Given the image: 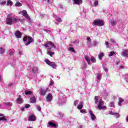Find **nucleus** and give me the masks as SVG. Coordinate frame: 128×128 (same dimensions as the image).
Masks as SVG:
<instances>
[{
    "label": "nucleus",
    "instance_id": "nucleus-1",
    "mask_svg": "<svg viewBox=\"0 0 128 128\" xmlns=\"http://www.w3.org/2000/svg\"><path fill=\"white\" fill-rule=\"evenodd\" d=\"M12 16V14H10L7 15L8 18H6V24H7L12 26V24H16V22H22V19Z\"/></svg>",
    "mask_w": 128,
    "mask_h": 128
},
{
    "label": "nucleus",
    "instance_id": "nucleus-2",
    "mask_svg": "<svg viewBox=\"0 0 128 128\" xmlns=\"http://www.w3.org/2000/svg\"><path fill=\"white\" fill-rule=\"evenodd\" d=\"M94 100L95 104L98 106L96 108H98L99 110H106V106H104V102L100 99L98 96H96L94 97Z\"/></svg>",
    "mask_w": 128,
    "mask_h": 128
},
{
    "label": "nucleus",
    "instance_id": "nucleus-3",
    "mask_svg": "<svg viewBox=\"0 0 128 128\" xmlns=\"http://www.w3.org/2000/svg\"><path fill=\"white\" fill-rule=\"evenodd\" d=\"M23 40L24 44L26 46H28V44H30L32 42H34V39L30 36H24L23 38Z\"/></svg>",
    "mask_w": 128,
    "mask_h": 128
},
{
    "label": "nucleus",
    "instance_id": "nucleus-4",
    "mask_svg": "<svg viewBox=\"0 0 128 128\" xmlns=\"http://www.w3.org/2000/svg\"><path fill=\"white\" fill-rule=\"evenodd\" d=\"M40 96H43L46 94V92H50L48 88L40 87Z\"/></svg>",
    "mask_w": 128,
    "mask_h": 128
},
{
    "label": "nucleus",
    "instance_id": "nucleus-5",
    "mask_svg": "<svg viewBox=\"0 0 128 128\" xmlns=\"http://www.w3.org/2000/svg\"><path fill=\"white\" fill-rule=\"evenodd\" d=\"M84 58H85V60L87 62L88 64H90V60L92 62L93 64H94V62H96V59L94 58V57H92L88 56H85Z\"/></svg>",
    "mask_w": 128,
    "mask_h": 128
},
{
    "label": "nucleus",
    "instance_id": "nucleus-6",
    "mask_svg": "<svg viewBox=\"0 0 128 128\" xmlns=\"http://www.w3.org/2000/svg\"><path fill=\"white\" fill-rule=\"evenodd\" d=\"M44 46L46 48H48V50H50L51 48H56V45L54 44L52 42H48V43H46L44 44Z\"/></svg>",
    "mask_w": 128,
    "mask_h": 128
},
{
    "label": "nucleus",
    "instance_id": "nucleus-7",
    "mask_svg": "<svg viewBox=\"0 0 128 128\" xmlns=\"http://www.w3.org/2000/svg\"><path fill=\"white\" fill-rule=\"evenodd\" d=\"M104 23L102 20H96L92 23V26H102Z\"/></svg>",
    "mask_w": 128,
    "mask_h": 128
},
{
    "label": "nucleus",
    "instance_id": "nucleus-8",
    "mask_svg": "<svg viewBox=\"0 0 128 128\" xmlns=\"http://www.w3.org/2000/svg\"><path fill=\"white\" fill-rule=\"evenodd\" d=\"M45 62H46V64H48V66H52V68H56V66H58L56 64V62H52L50 61V60H48V59H46L44 60Z\"/></svg>",
    "mask_w": 128,
    "mask_h": 128
},
{
    "label": "nucleus",
    "instance_id": "nucleus-9",
    "mask_svg": "<svg viewBox=\"0 0 128 128\" xmlns=\"http://www.w3.org/2000/svg\"><path fill=\"white\" fill-rule=\"evenodd\" d=\"M66 96H62L59 98L58 102V104H60V106H62V104H66Z\"/></svg>",
    "mask_w": 128,
    "mask_h": 128
},
{
    "label": "nucleus",
    "instance_id": "nucleus-10",
    "mask_svg": "<svg viewBox=\"0 0 128 128\" xmlns=\"http://www.w3.org/2000/svg\"><path fill=\"white\" fill-rule=\"evenodd\" d=\"M20 13L22 14L23 16H24V18H26L28 22H32L30 18V16H28V12H26V10H23Z\"/></svg>",
    "mask_w": 128,
    "mask_h": 128
},
{
    "label": "nucleus",
    "instance_id": "nucleus-11",
    "mask_svg": "<svg viewBox=\"0 0 128 128\" xmlns=\"http://www.w3.org/2000/svg\"><path fill=\"white\" fill-rule=\"evenodd\" d=\"M58 126V124L55 123L54 121H50L48 123V128H56Z\"/></svg>",
    "mask_w": 128,
    "mask_h": 128
},
{
    "label": "nucleus",
    "instance_id": "nucleus-12",
    "mask_svg": "<svg viewBox=\"0 0 128 128\" xmlns=\"http://www.w3.org/2000/svg\"><path fill=\"white\" fill-rule=\"evenodd\" d=\"M36 116L34 114H30L28 117V122H36Z\"/></svg>",
    "mask_w": 128,
    "mask_h": 128
},
{
    "label": "nucleus",
    "instance_id": "nucleus-13",
    "mask_svg": "<svg viewBox=\"0 0 128 128\" xmlns=\"http://www.w3.org/2000/svg\"><path fill=\"white\" fill-rule=\"evenodd\" d=\"M16 102L17 104H22L24 102V99L22 98L20 96H19V97L16 99Z\"/></svg>",
    "mask_w": 128,
    "mask_h": 128
},
{
    "label": "nucleus",
    "instance_id": "nucleus-14",
    "mask_svg": "<svg viewBox=\"0 0 128 128\" xmlns=\"http://www.w3.org/2000/svg\"><path fill=\"white\" fill-rule=\"evenodd\" d=\"M46 102H50L52 100V94H48L46 98Z\"/></svg>",
    "mask_w": 128,
    "mask_h": 128
},
{
    "label": "nucleus",
    "instance_id": "nucleus-15",
    "mask_svg": "<svg viewBox=\"0 0 128 128\" xmlns=\"http://www.w3.org/2000/svg\"><path fill=\"white\" fill-rule=\"evenodd\" d=\"M89 114L92 120H96V116H94V114L92 113V111L91 110H89Z\"/></svg>",
    "mask_w": 128,
    "mask_h": 128
},
{
    "label": "nucleus",
    "instance_id": "nucleus-16",
    "mask_svg": "<svg viewBox=\"0 0 128 128\" xmlns=\"http://www.w3.org/2000/svg\"><path fill=\"white\" fill-rule=\"evenodd\" d=\"M14 34L17 38H22V32H20L17 30L16 32Z\"/></svg>",
    "mask_w": 128,
    "mask_h": 128
},
{
    "label": "nucleus",
    "instance_id": "nucleus-17",
    "mask_svg": "<svg viewBox=\"0 0 128 128\" xmlns=\"http://www.w3.org/2000/svg\"><path fill=\"white\" fill-rule=\"evenodd\" d=\"M73 2V4H78V6H80V4H82V0H74Z\"/></svg>",
    "mask_w": 128,
    "mask_h": 128
},
{
    "label": "nucleus",
    "instance_id": "nucleus-18",
    "mask_svg": "<svg viewBox=\"0 0 128 128\" xmlns=\"http://www.w3.org/2000/svg\"><path fill=\"white\" fill-rule=\"evenodd\" d=\"M56 116H57V118H62L64 116V114L62 112H58L56 114Z\"/></svg>",
    "mask_w": 128,
    "mask_h": 128
},
{
    "label": "nucleus",
    "instance_id": "nucleus-19",
    "mask_svg": "<svg viewBox=\"0 0 128 128\" xmlns=\"http://www.w3.org/2000/svg\"><path fill=\"white\" fill-rule=\"evenodd\" d=\"M110 114H111L112 116H116V118H120V114H118V113H116V112H110Z\"/></svg>",
    "mask_w": 128,
    "mask_h": 128
},
{
    "label": "nucleus",
    "instance_id": "nucleus-20",
    "mask_svg": "<svg viewBox=\"0 0 128 128\" xmlns=\"http://www.w3.org/2000/svg\"><path fill=\"white\" fill-rule=\"evenodd\" d=\"M122 56H128V50H123L122 53L121 54Z\"/></svg>",
    "mask_w": 128,
    "mask_h": 128
},
{
    "label": "nucleus",
    "instance_id": "nucleus-21",
    "mask_svg": "<svg viewBox=\"0 0 128 128\" xmlns=\"http://www.w3.org/2000/svg\"><path fill=\"white\" fill-rule=\"evenodd\" d=\"M54 18H56V22H62V18H60L58 16H56V15H54Z\"/></svg>",
    "mask_w": 128,
    "mask_h": 128
},
{
    "label": "nucleus",
    "instance_id": "nucleus-22",
    "mask_svg": "<svg viewBox=\"0 0 128 128\" xmlns=\"http://www.w3.org/2000/svg\"><path fill=\"white\" fill-rule=\"evenodd\" d=\"M100 80H102V74H98L96 76L97 82H100Z\"/></svg>",
    "mask_w": 128,
    "mask_h": 128
},
{
    "label": "nucleus",
    "instance_id": "nucleus-23",
    "mask_svg": "<svg viewBox=\"0 0 128 128\" xmlns=\"http://www.w3.org/2000/svg\"><path fill=\"white\" fill-rule=\"evenodd\" d=\"M124 102V98H120L119 101L118 102V106H122V102Z\"/></svg>",
    "mask_w": 128,
    "mask_h": 128
},
{
    "label": "nucleus",
    "instance_id": "nucleus-24",
    "mask_svg": "<svg viewBox=\"0 0 128 128\" xmlns=\"http://www.w3.org/2000/svg\"><path fill=\"white\" fill-rule=\"evenodd\" d=\"M84 103L82 102V101H81L80 103L79 104H78V106H77V108L78 110H82V108L84 107Z\"/></svg>",
    "mask_w": 128,
    "mask_h": 128
},
{
    "label": "nucleus",
    "instance_id": "nucleus-25",
    "mask_svg": "<svg viewBox=\"0 0 128 128\" xmlns=\"http://www.w3.org/2000/svg\"><path fill=\"white\" fill-rule=\"evenodd\" d=\"M30 102L32 104H36V97H32L30 98Z\"/></svg>",
    "mask_w": 128,
    "mask_h": 128
},
{
    "label": "nucleus",
    "instance_id": "nucleus-26",
    "mask_svg": "<svg viewBox=\"0 0 128 128\" xmlns=\"http://www.w3.org/2000/svg\"><path fill=\"white\" fill-rule=\"evenodd\" d=\"M5 106H6L7 108H10V106H12V103L10 102H6L5 104Z\"/></svg>",
    "mask_w": 128,
    "mask_h": 128
},
{
    "label": "nucleus",
    "instance_id": "nucleus-27",
    "mask_svg": "<svg viewBox=\"0 0 128 128\" xmlns=\"http://www.w3.org/2000/svg\"><path fill=\"white\" fill-rule=\"evenodd\" d=\"M86 42L88 44H92V39L90 37L86 38Z\"/></svg>",
    "mask_w": 128,
    "mask_h": 128
},
{
    "label": "nucleus",
    "instance_id": "nucleus-28",
    "mask_svg": "<svg viewBox=\"0 0 128 128\" xmlns=\"http://www.w3.org/2000/svg\"><path fill=\"white\" fill-rule=\"evenodd\" d=\"M32 91H30V90L25 91V94H26V96H32Z\"/></svg>",
    "mask_w": 128,
    "mask_h": 128
},
{
    "label": "nucleus",
    "instance_id": "nucleus-29",
    "mask_svg": "<svg viewBox=\"0 0 128 128\" xmlns=\"http://www.w3.org/2000/svg\"><path fill=\"white\" fill-rule=\"evenodd\" d=\"M32 71L34 74H36L38 72V68H36V66H34L32 68Z\"/></svg>",
    "mask_w": 128,
    "mask_h": 128
},
{
    "label": "nucleus",
    "instance_id": "nucleus-30",
    "mask_svg": "<svg viewBox=\"0 0 128 128\" xmlns=\"http://www.w3.org/2000/svg\"><path fill=\"white\" fill-rule=\"evenodd\" d=\"M8 54L10 56H12V54H14V50L12 49V50H9Z\"/></svg>",
    "mask_w": 128,
    "mask_h": 128
},
{
    "label": "nucleus",
    "instance_id": "nucleus-31",
    "mask_svg": "<svg viewBox=\"0 0 128 128\" xmlns=\"http://www.w3.org/2000/svg\"><path fill=\"white\" fill-rule=\"evenodd\" d=\"M47 54L50 56H53L54 54V52L50 50L47 52Z\"/></svg>",
    "mask_w": 128,
    "mask_h": 128
},
{
    "label": "nucleus",
    "instance_id": "nucleus-32",
    "mask_svg": "<svg viewBox=\"0 0 128 128\" xmlns=\"http://www.w3.org/2000/svg\"><path fill=\"white\" fill-rule=\"evenodd\" d=\"M104 53L102 52L98 54V58L99 60H102V57L104 56Z\"/></svg>",
    "mask_w": 128,
    "mask_h": 128
},
{
    "label": "nucleus",
    "instance_id": "nucleus-33",
    "mask_svg": "<svg viewBox=\"0 0 128 128\" xmlns=\"http://www.w3.org/2000/svg\"><path fill=\"white\" fill-rule=\"evenodd\" d=\"M69 52H74V54H76V50L70 47L68 48Z\"/></svg>",
    "mask_w": 128,
    "mask_h": 128
},
{
    "label": "nucleus",
    "instance_id": "nucleus-34",
    "mask_svg": "<svg viewBox=\"0 0 128 128\" xmlns=\"http://www.w3.org/2000/svg\"><path fill=\"white\" fill-rule=\"evenodd\" d=\"M7 6H12V0H8Z\"/></svg>",
    "mask_w": 128,
    "mask_h": 128
},
{
    "label": "nucleus",
    "instance_id": "nucleus-35",
    "mask_svg": "<svg viewBox=\"0 0 128 128\" xmlns=\"http://www.w3.org/2000/svg\"><path fill=\"white\" fill-rule=\"evenodd\" d=\"M109 106H110V108H114V102H110L109 104Z\"/></svg>",
    "mask_w": 128,
    "mask_h": 128
},
{
    "label": "nucleus",
    "instance_id": "nucleus-36",
    "mask_svg": "<svg viewBox=\"0 0 128 128\" xmlns=\"http://www.w3.org/2000/svg\"><path fill=\"white\" fill-rule=\"evenodd\" d=\"M15 6H22V3L20 2H17L16 3Z\"/></svg>",
    "mask_w": 128,
    "mask_h": 128
},
{
    "label": "nucleus",
    "instance_id": "nucleus-37",
    "mask_svg": "<svg viewBox=\"0 0 128 128\" xmlns=\"http://www.w3.org/2000/svg\"><path fill=\"white\" fill-rule=\"evenodd\" d=\"M4 48L0 47V54H2L4 52Z\"/></svg>",
    "mask_w": 128,
    "mask_h": 128
},
{
    "label": "nucleus",
    "instance_id": "nucleus-38",
    "mask_svg": "<svg viewBox=\"0 0 128 128\" xmlns=\"http://www.w3.org/2000/svg\"><path fill=\"white\" fill-rule=\"evenodd\" d=\"M111 24L112 26H114L116 24V21H114V20L112 21Z\"/></svg>",
    "mask_w": 128,
    "mask_h": 128
},
{
    "label": "nucleus",
    "instance_id": "nucleus-39",
    "mask_svg": "<svg viewBox=\"0 0 128 128\" xmlns=\"http://www.w3.org/2000/svg\"><path fill=\"white\" fill-rule=\"evenodd\" d=\"M98 6V1L96 0V1L94 2L93 6Z\"/></svg>",
    "mask_w": 128,
    "mask_h": 128
},
{
    "label": "nucleus",
    "instance_id": "nucleus-40",
    "mask_svg": "<svg viewBox=\"0 0 128 128\" xmlns=\"http://www.w3.org/2000/svg\"><path fill=\"white\" fill-rule=\"evenodd\" d=\"M0 120H4L5 122H6V120H8V119L6 118L4 116H2L0 118Z\"/></svg>",
    "mask_w": 128,
    "mask_h": 128
},
{
    "label": "nucleus",
    "instance_id": "nucleus-41",
    "mask_svg": "<svg viewBox=\"0 0 128 128\" xmlns=\"http://www.w3.org/2000/svg\"><path fill=\"white\" fill-rule=\"evenodd\" d=\"M124 80L128 84V74H125Z\"/></svg>",
    "mask_w": 128,
    "mask_h": 128
},
{
    "label": "nucleus",
    "instance_id": "nucleus-42",
    "mask_svg": "<svg viewBox=\"0 0 128 128\" xmlns=\"http://www.w3.org/2000/svg\"><path fill=\"white\" fill-rule=\"evenodd\" d=\"M36 108L38 110V112H42V108H40V106H36Z\"/></svg>",
    "mask_w": 128,
    "mask_h": 128
},
{
    "label": "nucleus",
    "instance_id": "nucleus-43",
    "mask_svg": "<svg viewBox=\"0 0 128 128\" xmlns=\"http://www.w3.org/2000/svg\"><path fill=\"white\" fill-rule=\"evenodd\" d=\"M47 2L49 4H52L54 3V0H47Z\"/></svg>",
    "mask_w": 128,
    "mask_h": 128
},
{
    "label": "nucleus",
    "instance_id": "nucleus-44",
    "mask_svg": "<svg viewBox=\"0 0 128 128\" xmlns=\"http://www.w3.org/2000/svg\"><path fill=\"white\" fill-rule=\"evenodd\" d=\"M113 54H114V52H109L108 56H112Z\"/></svg>",
    "mask_w": 128,
    "mask_h": 128
},
{
    "label": "nucleus",
    "instance_id": "nucleus-45",
    "mask_svg": "<svg viewBox=\"0 0 128 128\" xmlns=\"http://www.w3.org/2000/svg\"><path fill=\"white\" fill-rule=\"evenodd\" d=\"M44 32H46V34H50V30L46 29H44Z\"/></svg>",
    "mask_w": 128,
    "mask_h": 128
},
{
    "label": "nucleus",
    "instance_id": "nucleus-46",
    "mask_svg": "<svg viewBox=\"0 0 128 128\" xmlns=\"http://www.w3.org/2000/svg\"><path fill=\"white\" fill-rule=\"evenodd\" d=\"M103 96H104V98H106V96H108V92H104L103 94Z\"/></svg>",
    "mask_w": 128,
    "mask_h": 128
},
{
    "label": "nucleus",
    "instance_id": "nucleus-47",
    "mask_svg": "<svg viewBox=\"0 0 128 128\" xmlns=\"http://www.w3.org/2000/svg\"><path fill=\"white\" fill-rule=\"evenodd\" d=\"M6 4V1H2V2H0V4L2 5V6H4V4Z\"/></svg>",
    "mask_w": 128,
    "mask_h": 128
},
{
    "label": "nucleus",
    "instance_id": "nucleus-48",
    "mask_svg": "<svg viewBox=\"0 0 128 128\" xmlns=\"http://www.w3.org/2000/svg\"><path fill=\"white\" fill-rule=\"evenodd\" d=\"M78 100H76L74 102V106H76V105L78 104Z\"/></svg>",
    "mask_w": 128,
    "mask_h": 128
},
{
    "label": "nucleus",
    "instance_id": "nucleus-49",
    "mask_svg": "<svg viewBox=\"0 0 128 128\" xmlns=\"http://www.w3.org/2000/svg\"><path fill=\"white\" fill-rule=\"evenodd\" d=\"M80 112H81V114H86V110H81Z\"/></svg>",
    "mask_w": 128,
    "mask_h": 128
},
{
    "label": "nucleus",
    "instance_id": "nucleus-50",
    "mask_svg": "<svg viewBox=\"0 0 128 128\" xmlns=\"http://www.w3.org/2000/svg\"><path fill=\"white\" fill-rule=\"evenodd\" d=\"M25 108H30V105L28 104H26L25 106Z\"/></svg>",
    "mask_w": 128,
    "mask_h": 128
},
{
    "label": "nucleus",
    "instance_id": "nucleus-51",
    "mask_svg": "<svg viewBox=\"0 0 128 128\" xmlns=\"http://www.w3.org/2000/svg\"><path fill=\"white\" fill-rule=\"evenodd\" d=\"M112 44H116V41L114 39H112L110 40Z\"/></svg>",
    "mask_w": 128,
    "mask_h": 128
},
{
    "label": "nucleus",
    "instance_id": "nucleus-52",
    "mask_svg": "<svg viewBox=\"0 0 128 128\" xmlns=\"http://www.w3.org/2000/svg\"><path fill=\"white\" fill-rule=\"evenodd\" d=\"M98 42H96V41H94V46H96V45H98Z\"/></svg>",
    "mask_w": 128,
    "mask_h": 128
},
{
    "label": "nucleus",
    "instance_id": "nucleus-53",
    "mask_svg": "<svg viewBox=\"0 0 128 128\" xmlns=\"http://www.w3.org/2000/svg\"><path fill=\"white\" fill-rule=\"evenodd\" d=\"M54 84V81H50V86H52Z\"/></svg>",
    "mask_w": 128,
    "mask_h": 128
},
{
    "label": "nucleus",
    "instance_id": "nucleus-54",
    "mask_svg": "<svg viewBox=\"0 0 128 128\" xmlns=\"http://www.w3.org/2000/svg\"><path fill=\"white\" fill-rule=\"evenodd\" d=\"M108 44H109L108 42H106V48H108Z\"/></svg>",
    "mask_w": 128,
    "mask_h": 128
},
{
    "label": "nucleus",
    "instance_id": "nucleus-55",
    "mask_svg": "<svg viewBox=\"0 0 128 128\" xmlns=\"http://www.w3.org/2000/svg\"><path fill=\"white\" fill-rule=\"evenodd\" d=\"M18 54L19 56H22V51H20L18 52Z\"/></svg>",
    "mask_w": 128,
    "mask_h": 128
},
{
    "label": "nucleus",
    "instance_id": "nucleus-56",
    "mask_svg": "<svg viewBox=\"0 0 128 128\" xmlns=\"http://www.w3.org/2000/svg\"><path fill=\"white\" fill-rule=\"evenodd\" d=\"M104 72H108V70L106 68H104Z\"/></svg>",
    "mask_w": 128,
    "mask_h": 128
},
{
    "label": "nucleus",
    "instance_id": "nucleus-57",
    "mask_svg": "<svg viewBox=\"0 0 128 128\" xmlns=\"http://www.w3.org/2000/svg\"><path fill=\"white\" fill-rule=\"evenodd\" d=\"M120 70H122V68H124V66H120Z\"/></svg>",
    "mask_w": 128,
    "mask_h": 128
},
{
    "label": "nucleus",
    "instance_id": "nucleus-58",
    "mask_svg": "<svg viewBox=\"0 0 128 128\" xmlns=\"http://www.w3.org/2000/svg\"><path fill=\"white\" fill-rule=\"evenodd\" d=\"M116 64H117V66H118V64H120V60H118L116 62Z\"/></svg>",
    "mask_w": 128,
    "mask_h": 128
},
{
    "label": "nucleus",
    "instance_id": "nucleus-59",
    "mask_svg": "<svg viewBox=\"0 0 128 128\" xmlns=\"http://www.w3.org/2000/svg\"><path fill=\"white\" fill-rule=\"evenodd\" d=\"M62 68L64 69V70H66V68H64V65H62Z\"/></svg>",
    "mask_w": 128,
    "mask_h": 128
},
{
    "label": "nucleus",
    "instance_id": "nucleus-60",
    "mask_svg": "<svg viewBox=\"0 0 128 128\" xmlns=\"http://www.w3.org/2000/svg\"><path fill=\"white\" fill-rule=\"evenodd\" d=\"M12 86V83H10V84H8V86Z\"/></svg>",
    "mask_w": 128,
    "mask_h": 128
},
{
    "label": "nucleus",
    "instance_id": "nucleus-61",
    "mask_svg": "<svg viewBox=\"0 0 128 128\" xmlns=\"http://www.w3.org/2000/svg\"><path fill=\"white\" fill-rule=\"evenodd\" d=\"M78 128H82V126L80 125V126H78Z\"/></svg>",
    "mask_w": 128,
    "mask_h": 128
},
{
    "label": "nucleus",
    "instance_id": "nucleus-62",
    "mask_svg": "<svg viewBox=\"0 0 128 128\" xmlns=\"http://www.w3.org/2000/svg\"><path fill=\"white\" fill-rule=\"evenodd\" d=\"M21 110H22V112H24V108H21Z\"/></svg>",
    "mask_w": 128,
    "mask_h": 128
},
{
    "label": "nucleus",
    "instance_id": "nucleus-63",
    "mask_svg": "<svg viewBox=\"0 0 128 128\" xmlns=\"http://www.w3.org/2000/svg\"><path fill=\"white\" fill-rule=\"evenodd\" d=\"M2 76L0 75V82H2Z\"/></svg>",
    "mask_w": 128,
    "mask_h": 128
},
{
    "label": "nucleus",
    "instance_id": "nucleus-64",
    "mask_svg": "<svg viewBox=\"0 0 128 128\" xmlns=\"http://www.w3.org/2000/svg\"><path fill=\"white\" fill-rule=\"evenodd\" d=\"M76 42H78V40H76V41H74V44H76Z\"/></svg>",
    "mask_w": 128,
    "mask_h": 128
}]
</instances>
